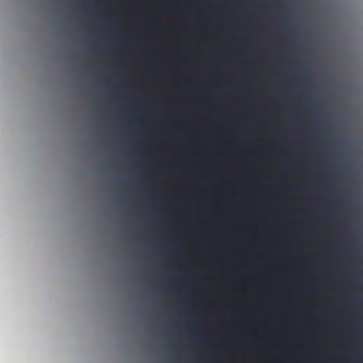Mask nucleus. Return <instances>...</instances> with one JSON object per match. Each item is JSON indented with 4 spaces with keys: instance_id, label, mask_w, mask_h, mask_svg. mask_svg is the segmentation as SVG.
I'll list each match as a JSON object with an SVG mask.
<instances>
[{
    "instance_id": "3",
    "label": "nucleus",
    "mask_w": 363,
    "mask_h": 363,
    "mask_svg": "<svg viewBox=\"0 0 363 363\" xmlns=\"http://www.w3.org/2000/svg\"><path fill=\"white\" fill-rule=\"evenodd\" d=\"M329 133V140L331 144L335 145L337 143V140L333 137V131L332 128H329L328 129Z\"/></svg>"
},
{
    "instance_id": "4",
    "label": "nucleus",
    "mask_w": 363,
    "mask_h": 363,
    "mask_svg": "<svg viewBox=\"0 0 363 363\" xmlns=\"http://www.w3.org/2000/svg\"><path fill=\"white\" fill-rule=\"evenodd\" d=\"M331 156H333L334 158H340L342 156V153L338 151H331L330 152Z\"/></svg>"
},
{
    "instance_id": "2",
    "label": "nucleus",
    "mask_w": 363,
    "mask_h": 363,
    "mask_svg": "<svg viewBox=\"0 0 363 363\" xmlns=\"http://www.w3.org/2000/svg\"><path fill=\"white\" fill-rule=\"evenodd\" d=\"M320 89V84H319V89ZM319 157H320V94H319ZM320 179V162H319V179ZM320 196V188L319 187V197ZM320 217V211L319 210V218ZM320 233H319V236Z\"/></svg>"
},
{
    "instance_id": "1",
    "label": "nucleus",
    "mask_w": 363,
    "mask_h": 363,
    "mask_svg": "<svg viewBox=\"0 0 363 363\" xmlns=\"http://www.w3.org/2000/svg\"><path fill=\"white\" fill-rule=\"evenodd\" d=\"M340 170L341 165L337 163L330 165L328 168V179L335 184L334 186V196L333 202V209L335 215H337L339 213L342 201V195L339 186L337 185L338 174Z\"/></svg>"
},
{
    "instance_id": "5",
    "label": "nucleus",
    "mask_w": 363,
    "mask_h": 363,
    "mask_svg": "<svg viewBox=\"0 0 363 363\" xmlns=\"http://www.w3.org/2000/svg\"><path fill=\"white\" fill-rule=\"evenodd\" d=\"M171 9L177 11V10H178V8L177 7H171Z\"/></svg>"
}]
</instances>
